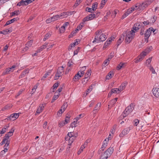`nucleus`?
Here are the masks:
<instances>
[{"label":"nucleus","instance_id":"1","mask_svg":"<svg viewBox=\"0 0 159 159\" xmlns=\"http://www.w3.org/2000/svg\"><path fill=\"white\" fill-rule=\"evenodd\" d=\"M96 36L95 37L93 43H96L104 41L106 39L107 37L106 35L102 33L101 30H97L95 34Z\"/></svg>","mask_w":159,"mask_h":159},{"label":"nucleus","instance_id":"2","mask_svg":"<svg viewBox=\"0 0 159 159\" xmlns=\"http://www.w3.org/2000/svg\"><path fill=\"white\" fill-rule=\"evenodd\" d=\"M135 32L133 30H131V31L127 32H124L122 34V36H125V42L126 43H129L133 39L135 35Z\"/></svg>","mask_w":159,"mask_h":159},{"label":"nucleus","instance_id":"3","mask_svg":"<svg viewBox=\"0 0 159 159\" xmlns=\"http://www.w3.org/2000/svg\"><path fill=\"white\" fill-rule=\"evenodd\" d=\"M77 136V134H75L73 132H69L67 136L65 137V140L68 141V145L70 146Z\"/></svg>","mask_w":159,"mask_h":159},{"label":"nucleus","instance_id":"4","mask_svg":"<svg viewBox=\"0 0 159 159\" xmlns=\"http://www.w3.org/2000/svg\"><path fill=\"white\" fill-rule=\"evenodd\" d=\"M135 105L133 103H131L129 106L126 107L120 116V118H124L129 114L134 109Z\"/></svg>","mask_w":159,"mask_h":159},{"label":"nucleus","instance_id":"5","mask_svg":"<svg viewBox=\"0 0 159 159\" xmlns=\"http://www.w3.org/2000/svg\"><path fill=\"white\" fill-rule=\"evenodd\" d=\"M64 67L63 66L58 68L57 72L54 77L55 80L58 79L60 77H61L64 74Z\"/></svg>","mask_w":159,"mask_h":159},{"label":"nucleus","instance_id":"6","mask_svg":"<svg viewBox=\"0 0 159 159\" xmlns=\"http://www.w3.org/2000/svg\"><path fill=\"white\" fill-rule=\"evenodd\" d=\"M19 114L18 113H14L11 114L7 119V120L13 121L17 119L19 117Z\"/></svg>","mask_w":159,"mask_h":159},{"label":"nucleus","instance_id":"7","mask_svg":"<svg viewBox=\"0 0 159 159\" xmlns=\"http://www.w3.org/2000/svg\"><path fill=\"white\" fill-rule=\"evenodd\" d=\"M153 29L152 27H150L144 33L145 39V40L147 39V42H148V39L150 36V34L152 31V30H153Z\"/></svg>","mask_w":159,"mask_h":159},{"label":"nucleus","instance_id":"8","mask_svg":"<svg viewBox=\"0 0 159 159\" xmlns=\"http://www.w3.org/2000/svg\"><path fill=\"white\" fill-rule=\"evenodd\" d=\"M94 16V13H93L89 14L88 16L84 17L83 19V21L84 22H85L86 21L92 20L95 18Z\"/></svg>","mask_w":159,"mask_h":159},{"label":"nucleus","instance_id":"9","mask_svg":"<svg viewBox=\"0 0 159 159\" xmlns=\"http://www.w3.org/2000/svg\"><path fill=\"white\" fill-rule=\"evenodd\" d=\"M152 92L154 96L159 98V88H153L152 90Z\"/></svg>","mask_w":159,"mask_h":159},{"label":"nucleus","instance_id":"10","mask_svg":"<svg viewBox=\"0 0 159 159\" xmlns=\"http://www.w3.org/2000/svg\"><path fill=\"white\" fill-rule=\"evenodd\" d=\"M129 128H127L124 129L120 134L119 136L120 137H123L124 136L126 135L129 133Z\"/></svg>","mask_w":159,"mask_h":159},{"label":"nucleus","instance_id":"11","mask_svg":"<svg viewBox=\"0 0 159 159\" xmlns=\"http://www.w3.org/2000/svg\"><path fill=\"white\" fill-rule=\"evenodd\" d=\"M101 106V102H98L96 105L93 111L94 114H96L100 108Z\"/></svg>","mask_w":159,"mask_h":159},{"label":"nucleus","instance_id":"12","mask_svg":"<svg viewBox=\"0 0 159 159\" xmlns=\"http://www.w3.org/2000/svg\"><path fill=\"white\" fill-rule=\"evenodd\" d=\"M44 108V106L43 104H40L39 107L37 110L36 113L39 114L42 112Z\"/></svg>","mask_w":159,"mask_h":159},{"label":"nucleus","instance_id":"13","mask_svg":"<svg viewBox=\"0 0 159 159\" xmlns=\"http://www.w3.org/2000/svg\"><path fill=\"white\" fill-rule=\"evenodd\" d=\"M88 144V142L86 141L82 145L80 148L79 149V151L78 152V154H80L81 152L83 151V149L85 148V147L87 146Z\"/></svg>","mask_w":159,"mask_h":159},{"label":"nucleus","instance_id":"14","mask_svg":"<svg viewBox=\"0 0 159 159\" xmlns=\"http://www.w3.org/2000/svg\"><path fill=\"white\" fill-rule=\"evenodd\" d=\"M117 98H115L110 101L109 102V104L108 105V108H109L110 106L111 107H112V106L116 103L117 102Z\"/></svg>","mask_w":159,"mask_h":159},{"label":"nucleus","instance_id":"15","mask_svg":"<svg viewBox=\"0 0 159 159\" xmlns=\"http://www.w3.org/2000/svg\"><path fill=\"white\" fill-rule=\"evenodd\" d=\"M113 151L114 149L113 147H111L109 148L108 149L105 151V152L106 153H107V155L110 157L113 153Z\"/></svg>","mask_w":159,"mask_h":159},{"label":"nucleus","instance_id":"16","mask_svg":"<svg viewBox=\"0 0 159 159\" xmlns=\"http://www.w3.org/2000/svg\"><path fill=\"white\" fill-rule=\"evenodd\" d=\"M127 84V82L126 81L123 83L121 84V85L120 86L119 88L120 92L125 89Z\"/></svg>","mask_w":159,"mask_h":159},{"label":"nucleus","instance_id":"17","mask_svg":"<svg viewBox=\"0 0 159 159\" xmlns=\"http://www.w3.org/2000/svg\"><path fill=\"white\" fill-rule=\"evenodd\" d=\"M108 141L107 140V139H106L103 142V144L102 145V146L101 148V149L102 151H103L104 149L106 148V147L107 146V142Z\"/></svg>","mask_w":159,"mask_h":159},{"label":"nucleus","instance_id":"18","mask_svg":"<svg viewBox=\"0 0 159 159\" xmlns=\"http://www.w3.org/2000/svg\"><path fill=\"white\" fill-rule=\"evenodd\" d=\"M120 92L119 89L113 88L111 89V95H112L113 93H119Z\"/></svg>","mask_w":159,"mask_h":159},{"label":"nucleus","instance_id":"19","mask_svg":"<svg viewBox=\"0 0 159 159\" xmlns=\"http://www.w3.org/2000/svg\"><path fill=\"white\" fill-rule=\"evenodd\" d=\"M109 157H110V156L107 155V153H106L105 151L101 155L99 159H107Z\"/></svg>","mask_w":159,"mask_h":159},{"label":"nucleus","instance_id":"20","mask_svg":"<svg viewBox=\"0 0 159 159\" xmlns=\"http://www.w3.org/2000/svg\"><path fill=\"white\" fill-rule=\"evenodd\" d=\"M29 73V70H25L22 72L21 74L19 76V79L23 78L25 75Z\"/></svg>","mask_w":159,"mask_h":159},{"label":"nucleus","instance_id":"21","mask_svg":"<svg viewBox=\"0 0 159 159\" xmlns=\"http://www.w3.org/2000/svg\"><path fill=\"white\" fill-rule=\"evenodd\" d=\"M18 19H16V18H14L10 20H9L8 21H7L6 23L5 24V25H8L11 24L12 23L14 22V21H17V20H18Z\"/></svg>","mask_w":159,"mask_h":159},{"label":"nucleus","instance_id":"22","mask_svg":"<svg viewBox=\"0 0 159 159\" xmlns=\"http://www.w3.org/2000/svg\"><path fill=\"white\" fill-rule=\"evenodd\" d=\"M27 3L26 2L25 0H21V1L17 3V6H20L21 5H27Z\"/></svg>","mask_w":159,"mask_h":159},{"label":"nucleus","instance_id":"23","mask_svg":"<svg viewBox=\"0 0 159 159\" xmlns=\"http://www.w3.org/2000/svg\"><path fill=\"white\" fill-rule=\"evenodd\" d=\"M80 73L79 72H78V73L76 74L75 76L73 78V80L75 81H76L79 80L81 77H80Z\"/></svg>","mask_w":159,"mask_h":159},{"label":"nucleus","instance_id":"24","mask_svg":"<svg viewBox=\"0 0 159 159\" xmlns=\"http://www.w3.org/2000/svg\"><path fill=\"white\" fill-rule=\"evenodd\" d=\"M91 70L90 69H89L85 75L84 79H86L89 77L91 75Z\"/></svg>","mask_w":159,"mask_h":159},{"label":"nucleus","instance_id":"25","mask_svg":"<svg viewBox=\"0 0 159 159\" xmlns=\"http://www.w3.org/2000/svg\"><path fill=\"white\" fill-rule=\"evenodd\" d=\"M112 75H113V72L112 71H110L107 75L106 77V80H109L111 79L112 77Z\"/></svg>","mask_w":159,"mask_h":159},{"label":"nucleus","instance_id":"26","mask_svg":"<svg viewBox=\"0 0 159 159\" xmlns=\"http://www.w3.org/2000/svg\"><path fill=\"white\" fill-rule=\"evenodd\" d=\"M51 72V71H49L47 72V73H46L42 78L41 80H45V78L47 77L49 75Z\"/></svg>","mask_w":159,"mask_h":159},{"label":"nucleus","instance_id":"27","mask_svg":"<svg viewBox=\"0 0 159 159\" xmlns=\"http://www.w3.org/2000/svg\"><path fill=\"white\" fill-rule=\"evenodd\" d=\"M124 35L122 37L121 36L120 38L118 40L117 42V46L122 43V42L124 40Z\"/></svg>","mask_w":159,"mask_h":159},{"label":"nucleus","instance_id":"28","mask_svg":"<svg viewBox=\"0 0 159 159\" xmlns=\"http://www.w3.org/2000/svg\"><path fill=\"white\" fill-rule=\"evenodd\" d=\"M51 34L50 33H47L45 35L44 37L43 38V40L44 41H46L47 39H48L51 36Z\"/></svg>","mask_w":159,"mask_h":159},{"label":"nucleus","instance_id":"29","mask_svg":"<svg viewBox=\"0 0 159 159\" xmlns=\"http://www.w3.org/2000/svg\"><path fill=\"white\" fill-rule=\"evenodd\" d=\"M152 58V57H151L146 60L145 64L147 66H149L148 65L151 61Z\"/></svg>","mask_w":159,"mask_h":159},{"label":"nucleus","instance_id":"30","mask_svg":"<svg viewBox=\"0 0 159 159\" xmlns=\"http://www.w3.org/2000/svg\"><path fill=\"white\" fill-rule=\"evenodd\" d=\"M98 5V3L96 2L93 3L92 6V9L93 11H95L97 9Z\"/></svg>","mask_w":159,"mask_h":159},{"label":"nucleus","instance_id":"31","mask_svg":"<svg viewBox=\"0 0 159 159\" xmlns=\"http://www.w3.org/2000/svg\"><path fill=\"white\" fill-rule=\"evenodd\" d=\"M84 116V114H80L77 116L76 118H75V119L76 121H77L80 119L81 118L83 117Z\"/></svg>","mask_w":159,"mask_h":159},{"label":"nucleus","instance_id":"32","mask_svg":"<svg viewBox=\"0 0 159 159\" xmlns=\"http://www.w3.org/2000/svg\"><path fill=\"white\" fill-rule=\"evenodd\" d=\"M68 106L67 102L64 103L61 107V108L64 111L65 109Z\"/></svg>","mask_w":159,"mask_h":159},{"label":"nucleus","instance_id":"33","mask_svg":"<svg viewBox=\"0 0 159 159\" xmlns=\"http://www.w3.org/2000/svg\"><path fill=\"white\" fill-rule=\"evenodd\" d=\"M12 32V30L11 29H6L3 30V32L4 33V34H6L10 33Z\"/></svg>","mask_w":159,"mask_h":159},{"label":"nucleus","instance_id":"34","mask_svg":"<svg viewBox=\"0 0 159 159\" xmlns=\"http://www.w3.org/2000/svg\"><path fill=\"white\" fill-rule=\"evenodd\" d=\"M135 25L137 27V30H139V29L141 28L142 27V24L140 22H137V23L135 24Z\"/></svg>","mask_w":159,"mask_h":159},{"label":"nucleus","instance_id":"35","mask_svg":"<svg viewBox=\"0 0 159 159\" xmlns=\"http://www.w3.org/2000/svg\"><path fill=\"white\" fill-rule=\"evenodd\" d=\"M124 64V63L120 62L117 66V70H119L121 69L123 66Z\"/></svg>","mask_w":159,"mask_h":159},{"label":"nucleus","instance_id":"36","mask_svg":"<svg viewBox=\"0 0 159 159\" xmlns=\"http://www.w3.org/2000/svg\"><path fill=\"white\" fill-rule=\"evenodd\" d=\"M82 0H76L74 6V7H77L80 4L81 2H82Z\"/></svg>","mask_w":159,"mask_h":159},{"label":"nucleus","instance_id":"37","mask_svg":"<svg viewBox=\"0 0 159 159\" xmlns=\"http://www.w3.org/2000/svg\"><path fill=\"white\" fill-rule=\"evenodd\" d=\"M76 120L72 122L70 125V126L72 128L75 127L77 126V122Z\"/></svg>","mask_w":159,"mask_h":159},{"label":"nucleus","instance_id":"38","mask_svg":"<svg viewBox=\"0 0 159 159\" xmlns=\"http://www.w3.org/2000/svg\"><path fill=\"white\" fill-rule=\"evenodd\" d=\"M45 48L44 46H42L40 48H39L37 51V53H39L41 51H42L43 49Z\"/></svg>","mask_w":159,"mask_h":159},{"label":"nucleus","instance_id":"39","mask_svg":"<svg viewBox=\"0 0 159 159\" xmlns=\"http://www.w3.org/2000/svg\"><path fill=\"white\" fill-rule=\"evenodd\" d=\"M12 135H13V134L12 133H11L9 131L5 134L4 138H9V137L10 136H11Z\"/></svg>","mask_w":159,"mask_h":159},{"label":"nucleus","instance_id":"40","mask_svg":"<svg viewBox=\"0 0 159 159\" xmlns=\"http://www.w3.org/2000/svg\"><path fill=\"white\" fill-rule=\"evenodd\" d=\"M112 57H111L110 58H108L107 59L105 60L104 62V64L105 65H106L107 66L108 64L109 63V62L110 61V59L111 58H112Z\"/></svg>","mask_w":159,"mask_h":159},{"label":"nucleus","instance_id":"41","mask_svg":"<svg viewBox=\"0 0 159 159\" xmlns=\"http://www.w3.org/2000/svg\"><path fill=\"white\" fill-rule=\"evenodd\" d=\"M33 40H30L25 45L28 46L29 47H30L32 45L33 43Z\"/></svg>","mask_w":159,"mask_h":159},{"label":"nucleus","instance_id":"42","mask_svg":"<svg viewBox=\"0 0 159 159\" xmlns=\"http://www.w3.org/2000/svg\"><path fill=\"white\" fill-rule=\"evenodd\" d=\"M59 97L58 95H54L51 101V102L52 103L54 102L55 100L57 99Z\"/></svg>","mask_w":159,"mask_h":159},{"label":"nucleus","instance_id":"43","mask_svg":"<svg viewBox=\"0 0 159 159\" xmlns=\"http://www.w3.org/2000/svg\"><path fill=\"white\" fill-rule=\"evenodd\" d=\"M84 22L82 21V22L79 25V26H78V28H79L80 30H81V29L84 26V22Z\"/></svg>","mask_w":159,"mask_h":159},{"label":"nucleus","instance_id":"44","mask_svg":"<svg viewBox=\"0 0 159 159\" xmlns=\"http://www.w3.org/2000/svg\"><path fill=\"white\" fill-rule=\"evenodd\" d=\"M149 69L152 72V74L155 73L156 72L155 70L154 69L153 67L151 65H150V66H149Z\"/></svg>","mask_w":159,"mask_h":159},{"label":"nucleus","instance_id":"45","mask_svg":"<svg viewBox=\"0 0 159 159\" xmlns=\"http://www.w3.org/2000/svg\"><path fill=\"white\" fill-rule=\"evenodd\" d=\"M135 8H136V7H135V8H131L127 10L126 12L129 14L130 13H131L132 12V11L134 10V9L136 10ZM137 10H138V9Z\"/></svg>","mask_w":159,"mask_h":159},{"label":"nucleus","instance_id":"46","mask_svg":"<svg viewBox=\"0 0 159 159\" xmlns=\"http://www.w3.org/2000/svg\"><path fill=\"white\" fill-rule=\"evenodd\" d=\"M148 53V52H143L142 53H141L140 54V56L141 57H144Z\"/></svg>","mask_w":159,"mask_h":159},{"label":"nucleus","instance_id":"47","mask_svg":"<svg viewBox=\"0 0 159 159\" xmlns=\"http://www.w3.org/2000/svg\"><path fill=\"white\" fill-rule=\"evenodd\" d=\"M75 45H75V43H71L70 44V45L69 47L68 48V50H70L72 49V48L73 47H74Z\"/></svg>","mask_w":159,"mask_h":159},{"label":"nucleus","instance_id":"48","mask_svg":"<svg viewBox=\"0 0 159 159\" xmlns=\"http://www.w3.org/2000/svg\"><path fill=\"white\" fill-rule=\"evenodd\" d=\"M157 19V17L155 16H154L153 18H151L150 20V22L151 23H154Z\"/></svg>","mask_w":159,"mask_h":159},{"label":"nucleus","instance_id":"49","mask_svg":"<svg viewBox=\"0 0 159 159\" xmlns=\"http://www.w3.org/2000/svg\"><path fill=\"white\" fill-rule=\"evenodd\" d=\"M63 13H64V17H67L68 15H70L71 14V12L69 11H67L66 12H64Z\"/></svg>","mask_w":159,"mask_h":159},{"label":"nucleus","instance_id":"50","mask_svg":"<svg viewBox=\"0 0 159 159\" xmlns=\"http://www.w3.org/2000/svg\"><path fill=\"white\" fill-rule=\"evenodd\" d=\"M11 71V70L9 69V68H7L5 70V71L4 72L3 74V75L7 74L9 73Z\"/></svg>","mask_w":159,"mask_h":159},{"label":"nucleus","instance_id":"51","mask_svg":"<svg viewBox=\"0 0 159 159\" xmlns=\"http://www.w3.org/2000/svg\"><path fill=\"white\" fill-rule=\"evenodd\" d=\"M92 86L91 85L89 87V88L87 89L86 90V95H87L89 93V92L92 90Z\"/></svg>","mask_w":159,"mask_h":159},{"label":"nucleus","instance_id":"52","mask_svg":"<svg viewBox=\"0 0 159 159\" xmlns=\"http://www.w3.org/2000/svg\"><path fill=\"white\" fill-rule=\"evenodd\" d=\"M5 139H6V141L5 142V145L8 146L9 144L10 143V141L9 138H5Z\"/></svg>","mask_w":159,"mask_h":159},{"label":"nucleus","instance_id":"53","mask_svg":"<svg viewBox=\"0 0 159 159\" xmlns=\"http://www.w3.org/2000/svg\"><path fill=\"white\" fill-rule=\"evenodd\" d=\"M9 127V126H6V128H3L2 130L1 131H0V132L2 134L4 133L6 131V130Z\"/></svg>","mask_w":159,"mask_h":159},{"label":"nucleus","instance_id":"54","mask_svg":"<svg viewBox=\"0 0 159 159\" xmlns=\"http://www.w3.org/2000/svg\"><path fill=\"white\" fill-rule=\"evenodd\" d=\"M70 116H66V119L65 120V121L66 122V124H67L70 122Z\"/></svg>","mask_w":159,"mask_h":159},{"label":"nucleus","instance_id":"55","mask_svg":"<svg viewBox=\"0 0 159 159\" xmlns=\"http://www.w3.org/2000/svg\"><path fill=\"white\" fill-rule=\"evenodd\" d=\"M23 91V90L22 89H20L16 95L15 98H17L22 93Z\"/></svg>","mask_w":159,"mask_h":159},{"label":"nucleus","instance_id":"56","mask_svg":"<svg viewBox=\"0 0 159 159\" xmlns=\"http://www.w3.org/2000/svg\"><path fill=\"white\" fill-rule=\"evenodd\" d=\"M66 124L64 121H62L59 123V126L60 127H62L64 126Z\"/></svg>","mask_w":159,"mask_h":159},{"label":"nucleus","instance_id":"57","mask_svg":"<svg viewBox=\"0 0 159 159\" xmlns=\"http://www.w3.org/2000/svg\"><path fill=\"white\" fill-rule=\"evenodd\" d=\"M58 85V83L57 82L55 83L53 86V92H54L55 89L57 88Z\"/></svg>","mask_w":159,"mask_h":159},{"label":"nucleus","instance_id":"58","mask_svg":"<svg viewBox=\"0 0 159 159\" xmlns=\"http://www.w3.org/2000/svg\"><path fill=\"white\" fill-rule=\"evenodd\" d=\"M134 125L137 126L139 123V120L137 119H135L134 120Z\"/></svg>","mask_w":159,"mask_h":159},{"label":"nucleus","instance_id":"59","mask_svg":"<svg viewBox=\"0 0 159 159\" xmlns=\"http://www.w3.org/2000/svg\"><path fill=\"white\" fill-rule=\"evenodd\" d=\"M37 88V85H35L33 87V89H32L31 93H32V94H33L35 91L36 89Z\"/></svg>","mask_w":159,"mask_h":159},{"label":"nucleus","instance_id":"60","mask_svg":"<svg viewBox=\"0 0 159 159\" xmlns=\"http://www.w3.org/2000/svg\"><path fill=\"white\" fill-rule=\"evenodd\" d=\"M116 126H117L116 125H114L113 126V129H112L111 130V133L112 134H113L114 133V132H115V130L116 129Z\"/></svg>","mask_w":159,"mask_h":159},{"label":"nucleus","instance_id":"61","mask_svg":"<svg viewBox=\"0 0 159 159\" xmlns=\"http://www.w3.org/2000/svg\"><path fill=\"white\" fill-rule=\"evenodd\" d=\"M65 28L64 26H62L60 28V33H62L65 31Z\"/></svg>","mask_w":159,"mask_h":159},{"label":"nucleus","instance_id":"62","mask_svg":"<svg viewBox=\"0 0 159 159\" xmlns=\"http://www.w3.org/2000/svg\"><path fill=\"white\" fill-rule=\"evenodd\" d=\"M129 14L126 11L124 14L121 17L122 19H123L124 18L127 16Z\"/></svg>","mask_w":159,"mask_h":159},{"label":"nucleus","instance_id":"63","mask_svg":"<svg viewBox=\"0 0 159 159\" xmlns=\"http://www.w3.org/2000/svg\"><path fill=\"white\" fill-rule=\"evenodd\" d=\"M144 30V28L143 27V26L142 28H141V31L140 32V34L141 35H143V34Z\"/></svg>","mask_w":159,"mask_h":159},{"label":"nucleus","instance_id":"64","mask_svg":"<svg viewBox=\"0 0 159 159\" xmlns=\"http://www.w3.org/2000/svg\"><path fill=\"white\" fill-rule=\"evenodd\" d=\"M80 50V48L78 47L74 51V55H75L77 54L78 53V51H79Z\"/></svg>","mask_w":159,"mask_h":159}]
</instances>
